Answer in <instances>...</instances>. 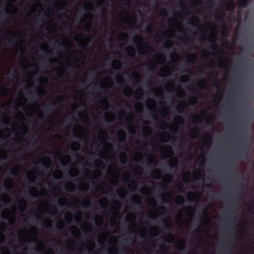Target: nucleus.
Segmentation results:
<instances>
[{
  "mask_svg": "<svg viewBox=\"0 0 254 254\" xmlns=\"http://www.w3.org/2000/svg\"><path fill=\"white\" fill-rule=\"evenodd\" d=\"M241 132L243 138V145L240 149L239 154L242 158H246L248 154L250 155V145L248 143L249 133L246 127H242Z\"/></svg>",
  "mask_w": 254,
  "mask_h": 254,
  "instance_id": "obj_1",
  "label": "nucleus"
},
{
  "mask_svg": "<svg viewBox=\"0 0 254 254\" xmlns=\"http://www.w3.org/2000/svg\"><path fill=\"white\" fill-rule=\"evenodd\" d=\"M207 41L211 43L212 44L210 46L211 49L213 51H218L219 50L218 47L216 44V41L215 39L212 40L211 39H208Z\"/></svg>",
  "mask_w": 254,
  "mask_h": 254,
  "instance_id": "obj_2",
  "label": "nucleus"
},
{
  "mask_svg": "<svg viewBox=\"0 0 254 254\" xmlns=\"http://www.w3.org/2000/svg\"><path fill=\"white\" fill-rule=\"evenodd\" d=\"M127 52L129 53V56L130 57H133L135 55V52L134 49L132 46H129L127 49Z\"/></svg>",
  "mask_w": 254,
  "mask_h": 254,
  "instance_id": "obj_3",
  "label": "nucleus"
},
{
  "mask_svg": "<svg viewBox=\"0 0 254 254\" xmlns=\"http://www.w3.org/2000/svg\"><path fill=\"white\" fill-rule=\"evenodd\" d=\"M16 38V37L15 36H14L12 38L5 36L4 38V41L6 43L12 45L13 44V40L15 39Z\"/></svg>",
  "mask_w": 254,
  "mask_h": 254,
  "instance_id": "obj_4",
  "label": "nucleus"
},
{
  "mask_svg": "<svg viewBox=\"0 0 254 254\" xmlns=\"http://www.w3.org/2000/svg\"><path fill=\"white\" fill-rule=\"evenodd\" d=\"M239 4L242 7H246L248 5V0H239Z\"/></svg>",
  "mask_w": 254,
  "mask_h": 254,
  "instance_id": "obj_5",
  "label": "nucleus"
},
{
  "mask_svg": "<svg viewBox=\"0 0 254 254\" xmlns=\"http://www.w3.org/2000/svg\"><path fill=\"white\" fill-rule=\"evenodd\" d=\"M122 66L121 63L119 61H117L113 64V67L114 69H120Z\"/></svg>",
  "mask_w": 254,
  "mask_h": 254,
  "instance_id": "obj_6",
  "label": "nucleus"
},
{
  "mask_svg": "<svg viewBox=\"0 0 254 254\" xmlns=\"http://www.w3.org/2000/svg\"><path fill=\"white\" fill-rule=\"evenodd\" d=\"M205 159L204 156L203 155L201 156L197 159V162L199 164L200 166H202L205 162Z\"/></svg>",
  "mask_w": 254,
  "mask_h": 254,
  "instance_id": "obj_7",
  "label": "nucleus"
},
{
  "mask_svg": "<svg viewBox=\"0 0 254 254\" xmlns=\"http://www.w3.org/2000/svg\"><path fill=\"white\" fill-rule=\"evenodd\" d=\"M55 102H51L48 105H47L45 107V110L46 111L49 112L52 111L53 109V107L55 105Z\"/></svg>",
  "mask_w": 254,
  "mask_h": 254,
  "instance_id": "obj_8",
  "label": "nucleus"
},
{
  "mask_svg": "<svg viewBox=\"0 0 254 254\" xmlns=\"http://www.w3.org/2000/svg\"><path fill=\"white\" fill-rule=\"evenodd\" d=\"M199 134V129L198 128L194 127L191 134V137L192 138H195V134Z\"/></svg>",
  "mask_w": 254,
  "mask_h": 254,
  "instance_id": "obj_9",
  "label": "nucleus"
},
{
  "mask_svg": "<svg viewBox=\"0 0 254 254\" xmlns=\"http://www.w3.org/2000/svg\"><path fill=\"white\" fill-rule=\"evenodd\" d=\"M177 199V203L179 204H183L185 201L184 197L182 195L178 196Z\"/></svg>",
  "mask_w": 254,
  "mask_h": 254,
  "instance_id": "obj_10",
  "label": "nucleus"
},
{
  "mask_svg": "<svg viewBox=\"0 0 254 254\" xmlns=\"http://www.w3.org/2000/svg\"><path fill=\"white\" fill-rule=\"evenodd\" d=\"M161 174H162V173L160 170H152L151 172V175L153 177H154L155 176H156L158 175H161Z\"/></svg>",
  "mask_w": 254,
  "mask_h": 254,
  "instance_id": "obj_11",
  "label": "nucleus"
},
{
  "mask_svg": "<svg viewBox=\"0 0 254 254\" xmlns=\"http://www.w3.org/2000/svg\"><path fill=\"white\" fill-rule=\"evenodd\" d=\"M161 17H166L168 16V13L165 9H161L160 12Z\"/></svg>",
  "mask_w": 254,
  "mask_h": 254,
  "instance_id": "obj_12",
  "label": "nucleus"
},
{
  "mask_svg": "<svg viewBox=\"0 0 254 254\" xmlns=\"http://www.w3.org/2000/svg\"><path fill=\"white\" fill-rule=\"evenodd\" d=\"M229 30L226 28V26H224L222 30V34L224 36L227 37L229 34Z\"/></svg>",
  "mask_w": 254,
  "mask_h": 254,
  "instance_id": "obj_13",
  "label": "nucleus"
},
{
  "mask_svg": "<svg viewBox=\"0 0 254 254\" xmlns=\"http://www.w3.org/2000/svg\"><path fill=\"white\" fill-rule=\"evenodd\" d=\"M137 187V183L135 181H131L130 184L129 185V188L130 189H135Z\"/></svg>",
  "mask_w": 254,
  "mask_h": 254,
  "instance_id": "obj_14",
  "label": "nucleus"
},
{
  "mask_svg": "<svg viewBox=\"0 0 254 254\" xmlns=\"http://www.w3.org/2000/svg\"><path fill=\"white\" fill-rule=\"evenodd\" d=\"M177 110L179 113H182L184 112L185 109V106L184 105H178L177 106Z\"/></svg>",
  "mask_w": 254,
  "mask_h": 254,
  "instance_id": "obj_15",
  "label": "nucleus"
},
{
  "mask_svg": "<svg viewBox=\"0 0 254 254\" xmlns=\"http://www.w3.org/2000/svg\"><path fill=\"white\" fill-rule=\"evenodd\" d=\"M8 89L6 87H2L0 88V95H3L7 93Z\"/></svg>",
  "mask_w": 254,
  "mask_h": 254,
  "instance_id": "obj_16",
  "label": "nucleus"
},
{
  "mask_svg": "<svg viewBox=\"0 0 254 254\" xmlns=\"http://www.w3.org/2000/svg\"><path fill=\"white\" fill-rule=\"evenodd\" d=\"M248 107L249 109L250 113L252 115L254 114V108L253 107L251 103L250 104Z\"/></svg>",
  "mask_w": 254,
  "mask_h": 254,
  "instance_id": "obj_17",
  "label": "nucleus"
},
{
  "mask_svg": "<svg viewBox=\"0 0 254 254\" xmlns=\"http://www.w3.org/2000/svg\"><path fill=\"white\" fill-rule=\"evenodd\" d=\"M161 188L162 190H166L168 189V187L167 185V183H166L165 182H163L162 184L160 185Z\"/></svg>",
  "mask_w": 254,
  "mask_h": 254,
  "instance_id": "obj_18",
  "label": "nucleus"
},
{
  "mask_svg": "<svg viewBox=\"0 0 254 254\" xmlns=\"http://www.w3.org/2000/svg\"><path fill=\"white\" fill-rule=\"evenodd\" d=\"M162 223L166 228H168V224L169 223V221L168 219H165L162 220Z\"/></svg>",
  "mask_w": 254,
  "mask_h": 254,
  "instance_id": "obj_19",
  "label": "nucleus"
},
{
  "mask_svg": "<svg viewBox=\"0 0 254 254\" xmlns=\"http://www.w3.org/2000/svg\"><path fill=\"white\" fill-rule=\"evenodd\" d=\"M151 111L153 112V113L152 115V118L154 120H157L158 118V116L156 113V111L151 109Z\"/></svg>",
  "mask_w": 254,
  "mask_h": 254,
  "instance_id": "obj_20",
  "label": "nucleus"
},
{
  "mask_svg": "<svg viewBox=\"0 0 254 254\" xmlns=\"http://www.w3.org/2000/svg\"><path fill=\"white\" fill-rule=\"evenodd\" d=\"M248 93L249 96L252 97L253 99H254V92L252 89L248 90Z\"/></svg>",
  "mask_w": 254,
  "mask_h": 254,
  "instance_id": "obj_21",
  "label": "nucleus"
},
{
  "mask_svg": "<svg viewBox=\"0 0 254 254\" xmlns=\"http://www.w3.org/2000/svg\"><path fill=\"white\" fill-rule=\"evenodd\" d=\"M165 178L167 179L169 181L168 183H170L172 180V176L170 174H166Z\"/></svg>",
  "mask_w": 254,
  "mask_h": 254,
  "instance_id": "obj_22",
  "label": "nucleus"
},
{
  "mask_svg": "<svg viewBox=\"0 0 254 254\" xmlns=\"http://www.w3.org/2000/svg\"><path fill=\"white\" fill-rule=\"evenodd\" d=\"M3 250L4 251H2L1 254H9L10 252H9V249L8 248H4Z\"/></svg>",
  "mask_w": 254,
  "mask_h": 254,
  "instance_id": "obj_23",
  "label": "nucleus"
},
{
  "mask_svg": "<svg viewBox=\"0 0 254 254\" xmlns=\"http://www.w3.org/2000/svg\"><path fill=\"white\" fill-rule=\"evenodd\" d=\"M204 123L206 126H211L213 125L212 121L207 119L205 120Z\"/></svg>",
  "mask_w": 254,
  "mask_h": 254,
  "instance_id": "obj_24",
  "label": "nucleus"
},
{
  "mask_svg": "<svg viewBox=\"0 0 254 254\" xmlns=\"http://www.w3.org/2000/svg\"><path fill=\"white\" fill-rule=\"evenodd\" d=\"M205 140L207 142L208 144H210L211 143V137L209 135H206V138Z\"/></svg>",
  "mask_w": 254,
  "mask_h": 254,
  "instance_id": "obj_25",
  "label": "nucleus"
},
{
  "mask_svg": "<svg viewBox=\"0 0 254 254\" xmlns=\"http://www.w3.org/2000/svg\"><path fill=\"white\" fill-rule=\"evenodd\" d=\"M194 196V193L193 192H190L187 195V197L188 198V199L191 201L192 200L191 199H190V197H193Z\"/></svg>",
  "mask_w": 254,
  "mask_h": 254,
  "instance_id": "obj_26",
  "label": "nucleus"
},
{
  "mask_svg": "<svg viewBox=\"0 0 254 254\" xmlns=\"http://www.w3.org/2000/svg\"><path fill=\"white\" fill-rule=\"evenodd\" d=\"M249 210L251 213H254V203H253L249 208Z\"/></svg>",
  "mask_w": 254,
  "mask_h": 254,
  "instance_id": "obj_27",
  "label": "nucleus"
},
{
  "mask_svg": "<svg viewBox=\"0 0 254 254\" xmlns=\"http://www.w3.org/2000/svg\"><path fill=\"white\" fill-rule=\"evenodd\" d=\"M121 35L122 37H123V40L124 41L126 40L128 37L127 34L126 33H122Z\"/></svg>",
  "mask_w": 254,
  "mask_h": 254,
  "instance_id": "obj_28",
  "label": "nucleus"
},
{
  "mask_svg": "<svg viewBox=\"0 0 254 254\" xmlns=\"http://www.w3.org/2000/svg\"><path fill=\"white\" fill-rule=\"evenodd\" d=\"M96 162H99V163L100 164V167H101V168L104 167L105 164H104V163L102 161H96L95 163H96Z\"/></svg>",
  "mask_w": 254,
  "mask_h": 254,
  "instance_id": "obj_29",
  "label": "nucleus"
},
{
  "mask_svg": "<svg viewBox=\"0 0 254 254\" xmlns=\"http://www.w3.org/2000/svg\"><path fill=\"white\" fill-rule=\"evenodd\" d=\"M177 163L174 164H173L171 163H169V166H170V168L171 169H175V168H176V167H177Z\"/></svg>",
  "mask_w": 254,
  "mask_h": 254,
  "instance_id": "obj_30",
  "label": "nucleus"
},
{
  "mask_svg": "<svg viewBox=\"0 0 254 254\" xmlns=\"http://www.w3.org/2000/svg\"><path fill=\"white\" fill-rule=\"evenodd\" d=\"M122 132L123 133V139H120V141H121V142H123L125 140L126 134H125V132L124 131H123V130H122Z\"/></svg>",
  "mask_w": 254,
  "mask_h": 254,
  "instance_id": "obj_31",
  "label": "nucleus"
},
{
  "mask_svg": "<svg viewBox=\"0 0 254 254\" xmlns=\"http://www.w3.org/2000/svg\"><path fill=\"white\" fill-rule=\"evenodd\" d=\"M123 1L125 2L124 4L126 6H129V5H130V2H129V0H123Z\"/></svg>",
  "mask_w": 254,
  "mask_h": 254,
  "instance_id": "obj_32",
  "label": "nucleus"
},
{
  "mask_svg": "<svg viewBox=\"0 0 254 254\" xmlns=\"http://www.w3.org/2000/svg\"><path fill=\"white\" fill-rule=\"evenodd\" d=\"M73 145L76 147L77 150H78L80 148V144L78 142H74Z\"/></svg>",
  "mask_w": 254,
  "mask_h": 254,
  "instance_id": "obj_33",
  "label": "nucleus"
},
{
  "mask_svg": "<svg viewBox=\"0 0 254 254\" xmlns=\"http://www.w3.org/2000/svg\"><path fill=\"white\" fill-rule=\"evenodd\" d=\"M74 136L76 138L79 140H82L83 139V137L81 136L78 135L77 134H74Z\"/></svg>",
  "mask_w": 254,
  "mask_h": 254,
  "instance_id": "obj_34",
  "label": "nucleus"
},
{
  "mask_svg": "<svg viewBox=\"0 0 254 254\" xmlns=\"http://www.w3.org/2000/svg\"><path fill=\"white\" fill-rule=\"evenodd\" d=\"M101 134H104L106 137L107 136V132L104 130L101 131V132H100L99 135H101Z\"/></svg>",
  "mask_w": 254,
  "mask_h": 254,
  "instance_id": "obj_35",
  "label": "nucleus"
},
{
  "mask_svg": "<svg viewBox=\"0 0 254 254\" xmlns=\"http://www.w3.org/2000/svg\"><path fill=\"white\" fill-rule=\"evenodd\" d=\"M160 210H161L163 212H165L167 210V209L164 206H161L160 208Z\"/></svg>",
  "mask_w": 254,
  "mask_h": 254,
  "instance_id": "obj_36",
  "label": "nucleus"
},
{
  "mask_svg": "<svg viewBox=\"0 0 254 254\" xmlns=\"http://www.w3.org/2000/svg\"><path fill=\"white\" fill-rule=\"evenodd\" d=\"M58 44L60 46H61L64 48L66 47V45L64 42L60 43H58Z\"/></svg>",
  "mask_w": 254,
  "mask_h": 254,
  "instance_id": "obj_37",
  "label": "nucleus"
},
{
  "mask_svg": "<svg viewBox=\"0 0 254 254\" xmlns=\"http://www.w3.org/2000/svg\"><path fill=\"white\" fill-rule=\"evenodd\" d=\"M160 56L161 57V60L164 62L165 61V55H163V54H160Z\"/></svg>",
  "mask_w": 254,
  "mask_h": 254,
  "instance_id": "obj_38",
  "label": "nucleus"
},
{
  "mask_svg": "<svg viewBox=\"0 0 254 254\" xmlns=\"http://www.w3.org/2000/svg\"><path fill=\"white\" fill-rule=\"evenodd\" d=\"M114 204H115V205L116 206L119 207V206H120V203L119 201H114Z\"/></svg>",
  "mask_w": 254,
  "mask_h": 254,
  "instance_id": "obj_39",
  "label": "nucleus"
},
{
  "mask_svg": "<svg viewBox=\"0 0 254 254\" xmlns=\"http://www.w3.org/2000/svg\"><path fill=\"white\" fill-rule=\"evenodd\" d=\"M147 32H150L151 31V26L148 25L146 28Z\"/></svg>",
  "mask_w": 254,
  "mask_h": 254,
  "instance_id": "obj_40",
  "label": "nucleus"
},
{
  "mask_svg": "<svg viewBox=\"0 0 254 254\" xmlns=\"http://www.w3.org/2000/svg\"><path fill=\"white\" fill-rule=\"evenodd\" d=\"M36 94L38 96H40L41 95V93L38 89H36Z\"/></svg>",
  "mask_w": 254,
  "mask_h": 254,
  "instance_id": "obj_41",
  "label": "nucleus"
},
{
  "mask_svg": "<svg viewBox=\"0 0 254 254\" xmlns=\"http://www.w3.org/2000/svg\"><path fill=\"white\" fill-rule=\"evenodd\" d=\"M20 203H22L24 206H25V204H26V201L24 199H22L20 200Z\"/></svg>",
  "mask_w": 254,
  "mask_h": 254,
  "instance_id": "obj_42",
  "label": "nucleus"
},
{
  "mask_svg": "<svg viewBox=\"0 0 254 254\" xmlns=\"http://www.w3.org/2000/svg\"><path fill=\"white\" fill-rule=\"evenodd\" d=\"M142 89L141 88H139L136 91V93H142Z\"/></svg>",
  "mask_w": 254,
  "mask_h": 254,
  "instance_id": "obj_43",
  "label": "nucleus"
},
{
  "mask_svg": "<svg viewBox=\"0 0 254 254\" xmlns=\"http://www.w3.org/2000/svg\"><path fill=\"white\" fill-rule=\"evenodd\" d=\"M38 117H39V119H41V120L43 119V115L41 112H40Z\"/></svg>",
  "mask_w": 254,
  "mask_h": 254,
  "instance_id": "obj_44",
  "label": "nucleus"
},
{
  "mask_svg": "<svg viewBox=\"0 0 254 254\" xmlns=\"http://www.w3.org/2000/svg\"><path fill=\"white\" fill-rule=\"evenodd\" d=\"M3 188L5 189V190H8L9 189V188L8 187V186L5 184H3Z\"/></svg>",
  "mask_w": 254,
  "mask_h": 254,
  "instance_id": "obj_45",
  "label": "nucleus"
},
{
  "mask_svg": "<svg viewBox=\"0 0 254 254\" xmlns=\"http://www.w3.org/2000/svg\"><path fill=\"white\" fill-rule=\"evenodd\" d=\"M162 124L165 126L164 128H167L169 127V125L166 122L162 123Z\"/></svg>",
  "mask_w": 254,
  "mask_h": 254,
  "instance_id": "obj_46",
  "label": "nucleus"
},
{
  "mask_svg": "<svg viewBox=\"0 0 254 254\" xmlns=\"http://www.w3.org/2000/svg\"><path fill=\"white\" fill-rule=\"evenodd\" d=\"M41 163H42V165H43L44 167H45V168H49L50 166H46V165H45V164L44 163V162H43V161H42V162H41Z\"/></svg>",
  "mask_w": 254,
  "mask_h": 254,
  "instance_id": "obj_47",
  "label": "nucleus"
},
{
  "mask_svg": "<svg viewBox=\"0 0 254 254\" xmlns=\"http://www.w3.org/2000/svg\"><path fill=\"white\" fill-rule=\"evenodd\" d=\"M51 54V52L49 50H47L46 53V55L47 56H49Z\"/></svg>",
  "mask_w": 254,
  "mask_h": 254,
  "instance_id": "obj_48",
  "label": "nucleus"
},
{
  "mask_svg": "<svg viewBox=\"0 0 254 254\" xmlns=\"http://www.w3.org/2000/svg\"><path fill=\"white\" fill-rule=\"evenodd\" d=\"M4 11L6 14H10V12L8 11V10L7 8H5Z\"/></svg>",
  "mask_w": 254,
  "mask_h": 254,
  "instance_id": "obj_49",
  "label": "nucleus"
},
{
  "mask_svg": "<svg viewBox=\"0 0 254 254\" xmlns=\"http://www.w3.org/2000/svg\"><path fill=\"white\" fill-rule=\"evenodd\" d=\"M87 201L88 202V205H83V206H84L85 208H88V207H89L90 205V203L89 201L88 200H87Z\"/></svg>",
  "mask_w": 254,
  "mask_h": 254,
  "instance_id": "obj_50",
  "label": "nucleus"
},
{
  "mask_svg": "<svg viewBox=\"0 0 254 254\" xmlns=\"http://www.w3.org/2000/svg\"><path fill=\"white\" fill-rule=\"evenodd\" d=\"M104 119H105V121H106V122H107V123H110V122H110V121H109V120H108V119L107 118V117L106 116H105V117H104Z\"/></svg>",
  "mask_w": 254,
  "mask_h": 254,
  "instance_id": "obj_51",
  "label": "nucleus"
},
{
  "mask_svg": "<svg viewBox=\"0 0 254 254\" xmlns=\"http://www.w3.org/2000/svg\"><path fill=\"white\" fill-rule=\"evenodd\" d=\"M225 44H226V45H228V41L227 40H225L223 42V45H224Z\"/></svg>",
  "mask_w": 254,
  "mask_h": 254,
  "instance_id": "obj_52",
  "label": "nucleus"
},
{
  "mask_svg": "<svg viewBox=\"0 0 254 254\" xmlns=\"http://www.w3.org/2000/svg\"><path fill=\"white\" fill-rule=\"evenodd\" d=\"M133 43L134 44H138V42L136 41V39L135 38L133 40Z\"/></svg>",
  "mask_w": 254,
  "mask_h": 254,
  "instance_id": "obj_53",
  "label": "nucleus"
},
{
  "mask_svg": "<svg viewBox=\"0 0 254 254\" xmlns=\"http://www.w3.org/2000/svg\"><path fill=\"white\" fill-rule=\"evenodd\" d=\"M176 119H179V120H181L182 121H183V118L181 117H180V116H178V117H176Z\"/></svg>",
  "mask_w": 254,
  "mask_h": 254,
  "instance_id": "obj_54",
  "label": "nucleus"
},
{
  "mask_svg": "<svg viewBox=\"0 0 254 254\" xmlns=\"http://www.w3.org/2000/svg\"><path fill=\"white\" fill-rule=\"evenodd\" d=\"M143 45H146L147 48L150 49V47H149V46L148 43H143Z\"/></svg>",
  "mask_w": 254,
  "mask_h": 254,
  "instance_id": "obj_55",
  "label": "nucleus"
},
{
  "mask_svg": "<svg viewBox=\"0 0 254 254\" xmlns=\"http://www.w3.org/2000/svg\"><path fill=\"white\" fill-rule=\"evenodd\" d=\"M10 174L11 175H15V173L14 171L13 170H11Z\"/></svg>",
  "mask_w": 254,
  "mask_h": 254,
  "instance_id": "obj_56",
  "label": "nucleus"
},
{
  "mask_svg": "<svg viewBox=\"0 0 254 254\" xmlns=\"http://www.w3.org/2000/svg\"><path fill=\"white\" fill-rule=\"evenodd\" d=\"M148 164L151 165L154 164V161H148Z\"/></svg>",
  "mask_w": 254,
  "mask_h": 254,
  "instance_id": "obj_57",
  "label": "nucleus"
},
{
  "mask_svg": "<svg viewBox=\"0 0 254 254\" xmlns=\"http://www.w3.org/2000/svg\"><path fill=\"white\" fill-rule=\"evenodd\" d=\"M201 70L200 71H199V72L200 73H202V74H203L204 72H203V68L202 67H201L200 68Z\"/></svg>",
  "mask_w": 254,
  "mask_h": 254,
  "instance_id": "obj_58",
  "label": "nucleus"
},
{
  "mask_svg": "<svg viewBox=\"0 0 254 254\" xmlns=\"http://www.w3.org/2000/svg\"><path fill=\"white\" fill-rule=\"evenodd\" d=\"M148 68H149L150 70H153V69L154 68V66H152V67H151V66H148Z\"/></svg>",
  "mask_w": 254,
  "mask_h": 254,
  "instance_id": "obj_59",
  "label": "nucleus"
},
{
  "mask_svg": "<svg viewBox=\"0 0 254 254\" xmlns=\"http://www.w3.org/2000/svg\"><path fill=\"white\" fill-rule=\"evenodd\" d=\"M186 60H187V62L189 63H190L191 62L189 58H187Z\"/></svg>",
  "mask_w": 254,
  "mask_h": 254,
  "instance_id": "obj_60",
  "label": "nucleus"
},
{
  "mask_svg": "<svg viewBox=\"0 0 254 254\" xmlns=\"http://www.w3.org/2000/svg\"><path fill=\"white\" fill-rule=\"evenodd\" d=\"M151 201L153 202V203L156 204V201L154 198L151 199Z\"/></svg>",
  "mask_w": 254,
  "mask_h": 254,
  "instance_id": "obj_61",
  "label": "nucleus"
},
{
  "mask_svg": "<svg viewBox=\"0 0 254 254\" xmlns=\"http://www.w3.org/2000/svg\"><path fill=\"white\" fill-rule=\"evenodd\" d=\"M57 229H58V230H62L63 229V228L61 227L57 226Z\"/></svg>",
  "mask_w": 254,
  "mask_h": 254,
  "instance_id": "obj_62",
  "label": "nucleus"
},
{
  "mask_svg": "<svg viewBox=\"0 0 254 254\" xmlns=\"http://www.w3.org/2000/svg\"><path fill=\"white\" fill-rule=\"evenodd\" d=\"M185 71L187 73H191V71L190 70H189V69H187L186 70H185Z\"/></svg>",
  "mask_w": 254,
  "mask_h": 254,
  "instance_id": "obj_63",
  "label": "nucleus"
},
{
  "mask_svg": "<svg viewBox=\"0 0 254 254\" xmlns=\"http://www.w3.org/2000/svg\"><path fill=\"white\" fill-rule=\"evenodd\" d=\"M49 62L50 63V64H52L53 63V61L51 59H50L49 60Z\"/></svg>",
  "mask_w": 254,
  "mask_h": 254,
  "instance_id": "obj_64",
  "label": "nucleus"
}]
</instances>
